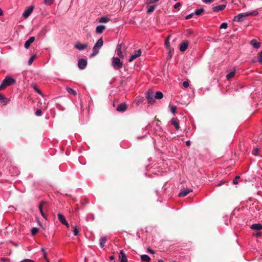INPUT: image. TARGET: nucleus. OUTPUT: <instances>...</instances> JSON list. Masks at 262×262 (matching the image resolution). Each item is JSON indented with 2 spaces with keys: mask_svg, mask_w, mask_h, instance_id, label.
<instances>
[{
  "mask_svg": "<svg viewBox=\"0 0 262 262\" xmlns=\"http://www.w3.org/2000/svg\"><path fill=\"white\" fill-rule=\"evenodd\" d=\"M16 80L15 79L10 76L6 77L0 85V91L3 90L6 87L14 84Z\"/></svg>",
  "mask_w": 262,
  "mask_h": 262,
  "instance_id": "f257e3e1",
  "label": "nucleus"
},
{
  "mask_svg": "<svg viewBox=\"0 0 262 262\" xmlns=\"http://www.w3.org/2000/svg\"><path fill=\"white\" fill-rule=\"evenodd\" d=\"M112 66L115 70L121 69L123 66V62L118 57H113L112 59Z\"/></svg>",
  "mask_w": 262,
  "mask_h": 262,
  "instance_id": "f03ea898",
  "label": "nucleus"
},
{
  "mask_svg": "<svg viewBox=\"0 0 262 262\" xmlns=\"http://www.w3.org/2000/svg\"><path fill=\"white\" fill-rule=\"evenodd\" d=\"M248 16H249V14H248V12L239 13L234 17L233 21L237 22L243 21Z\"/></svg>",
  "mask_w": 262,
  "mask_h": 262,
  "instance_id": "7ed1b4c3",
  "label": "nucleus"
},
{
  "mask_svg": "<svg viewBox=\"0 0 262 262\" xmlns=\"http://www.w3.org/2000/svg\"><path fill=\"white\" fill-rule=\"evenodd\" d=\"M145 97L148 100V103H152L155 102V95L152 91H148L145 94Z\"/></svg>",
  "mask_w": 262,
  "mask_h": 262,
  "instance_id": "20e7f679",
  "label": "nucleus"
},
{
  "mask_svg": "<svg viewBox=\"0 0 262 262\" xmlns=\"http://www.w3.org/2000/svg\"><path fill=\"white\" fill-rule=\"evenodd\" d=\"M34 8V7L33 6H30L28 7L23 13V16L25 18H28L33 12Z\"/></svg>",
  "mask_w": 262,
  "mask_h": 262,
  "instance_id": "39448f33",
  "label": "nucleus"
},
{
  "mask_svg": "<svg viewBox=\"0 0 262 262\" xmlns=\"http://www.w3.org/2000/svg\"><path fill=\"white\" fill-rule=\"evenodd\" d=\"M57 216H58V220L60 221V222L62 224L66 226V227L67 228H69V224L68 222L67 221V220H66L65 217L64 216V215H63L61 213H58L57 214Z\"/></svg>",
  "mask_w": 262,
  "mask_h": 262,
  "instance_id": "423d86ee",
  "label": "nucleus"
},
{
  "mask_svg": "<svg viewBox=\"0 0 262 262\" xmlns=\"http://www.w3.org/2000/svg\"><path fill=\"white\" fill-rule=\"evenodd\" d=\"M87 65L86 59L81 58L79 59L78 62V66L80 69L83 70L85 68Z\"/></svg>",
  "mask_w": 262,
  "mask_h": 262,
  "instance_id": "0eeeda50",
  "label": "nucleus"
},
{
  "mask_svg": "<svg viewBox=\"0 0 262 262\" xmlns=\"http://www.w3.org/2000/svg\"><path fill=\"white\" fill-rule=\"evenodd\" d=\"M192 190L191 189H189L188 188H184L181 190L179 192L178 196L179 197L185 196H186L189 192H192Z\"/></svg>",
  "mask_w": 262,
  "mask_h": 262,
  "instance_id": "6e6552de",
  "label": "nucleus"
},
{
  "mask_svg": "<svg viewBox=\"0 0 262 262\" xmlns=\"http://www.w3.org/2000/svg\"><path fill=\"white\" fill-rule=\"evenodd\" d=\"M141 49H139L137 51L136 53L134 54H132L130 55V58L129 59V61L132 62L137 58L141 56Z\"/></svg>",
  "mask_w": 262,
  "mask_h": 262,
  "instance_id": "1a4fd4ad",
  "label": "nucleus"
},
{
  "mask_svg": "<svg viewBox=\"0 0 262 262\" xmlns=\"http://www.w3.org/2000/svg\"><path fill=\"white\" fill-rule=\"evenodd\" d=\"M119 260L120 262H127V258L126 254L123 250L120 251Z\"/></svg>",
  "mask_w": 262,
  "mask_h": 262,
  "instance_id": "9d476101",
  "label": "nucleus"
},
{
  "mask_svg": "<svg viewBox=\"0 0 262 262\" xmlns=\"http://www.w3.org/2000/svg\"><path fill=\"white\" fill-rule=\"evenodd\" d=\"M171 124H172L176 130H179L180 128L179 122L178 119L177 118H173L171 119L170 121Z\"/></svg>",
  "mask_w": 262,
  "mask_h": 262,
  "instance_id": "9b49d317",
  "label": "nucleus"
},
{
  "mask_svg": "<svg viewBox=\"0 0 262 262\" xmlns=\"http://www.w3.org/2000/svg\"><path fill=\"white\" fill-rule=\"evenodd\" d=\"M226 7V5H221L214 6L212 8V11L214 12H218L220 11L223 10Z\"/></svg>",
  "mask_w": 262,
  "mask_h": 262,
  "instance_id": "f8f14e48",
  "label": "nucleus"
},
{
  "mask_svg": "<svg viewBox=\"0 0 262 262\" xmlns=\"http://www.w3.org/2000/svg\"><path fill=\"white\" fill-rule=\"evenodd\" d=\"M75 47L78 50L82 51L84 50L88 47V45L86 43L82 44L80 42H77L75 44Z\"/></svg>",
  "mask_w": 262,
  "mask_h": 262,
  "instance_id": "ddd939ff",
  "label": "nucleus"
},
{
  "mask_svg": "<svg viewBox=\"0 0 262 262\" xmlns=\"http://www.w3.org/2000/svg\"><path fill=\"white\" fill-rule=\"evenodd\" d=\"M127 108V105L125 103H122L118 105L117 111L120 112H124Z\"/></svg>",
  "mask_w": 262,
  "mask_h": 262,
  "instance_id": "4468645a",
  "label": "nucleus"
},
{
  "mask_svg": "<svg viewBox=\"0 0 262 262\" xmlns=\"http://www.w3.org/2000/svg\"><path fill=\"white\" fill-rule=\"evenodd\" d=\"M250 44L255 49H259L260 47V43L258 42L256 39H253L251 40Z\"/></svg>",
  "mask_w": 262,
  "mask_h": 262,
  "instance_id": "2eb2a0df",
  "label": "nucleus"
},
{
  "mask_svg": "<svg viewBox=\"0 0 262 262\" xmlns=\"http://www.w3.org/2000/svg\"><path fill=\"white\" fill-rule=\"evenodd\" d=\"M117 54L120 58H123V55L122 52V45L121 44H119L117 46L116 49Z\"/></svg>",
  "mask_w": 262,
  "mask_h": 262,
  "instance_id": "dca6fc26",
  "label": "nucleus"
},
{
  "mask_svg": "<svg viewBox=\"0 0 262 262\" xmlns=\"http://www.w3.org/2000/svg\"><path fill=\"white\" fill-rule=\"evenodd\" d=\"M35 38L34 37H30L25 43V48L26 49H28L30 47V45L31 43H32L34 41Z\"/></svg>",
  "mask_w": 262,
  "mask_h": 262,
  "instance_id": "f3484780",
  "label": "nucleus"
},
{
  "mask_svg": "<svg viewBox=\"0 0 262 262\" xmlns=\"http://www.w3.org/2000/svg\"><path fill=\"white\" fill-rule=\"evenodd\" d=\"M188 46V41H184L180 45V50L181 52H184L187 49Z\"/></svg>",
  "mask_w": 262,
  "mask_h": 262,
  "instance_id": "a211bd4d",
  "label": "nucleus"
},
{
  "mask_svg": "<svg viewBox=\"0 0 262 262\" xmlns=\"http://www.w3.org/2000/svg\"><path fill=\"white\" fill-rule=\"evenodd\" d=\"M251 229L254 230H260L262 229V225L261 224H253L251 226Z\"/></svg>",
  "mask_w": 262,
  "mask_h": 262,
  "instance_id": "6ab92c4d",
  "label": "nucleus"
},
{
  "mask_svg": "<svg viewBox=\"0 0 262 262\" xmlns=\"http://www.w3.org/2000/svg\"><path fill=\"white\" fill-rule=\"evenodd\" d=\"M105 29V27L103 25L98 26L96 28V32L97 34H101L103 32Z\"/></svg>",
  "mask_w": 262,
  "mask_h": 262,
  "instance_id": "aec40b11",
  "label": "nucleus"
},
{
  "mask_svg": "<svg viewBox=\"0 0 262 262\" xmlns=\"http://www.w3.org/2000/svg\"><path fill=\"white\" fill-rule=\"evenodd\" d=\"M106 241V237L105 236H102L99 239V244L101 248H103Z\"/></svg>",
  "mask_w": 262,
  "mask_h": 262,
  "instance_id": "412c9836",
  "label": "nucleus"
},
{
  "mask_svg": "<svg viewBox=\"0 0 262 262\" xmlns=\"http://www.w3.org/2000/svg\"><path fill=\"white\" fill-rule=\"evenodd\" d=\"M103 39L102 37H101L97 40V41L96 42L94 46H95L98 48L100 49L103 46Z\"/></svg>",
  "mask_w": 262,
  "mask_h": 262,
  "instance_id": "4be33fe9",
  "label": "nucleus"
},
{
  "mask_svg": "<svg viewBox=\"0 0 262 262\" xmlns=\"http://www.w3.org/2000/svg\"><path fill=\"white\" fill-rule=\"evenodd\" d=\"M43 203H43V202H42H42H41L39 203V206H38V207H39V211H40V213H41V216H42L43 218L46 219V215H45V213H43V210H42V205H43Z\"/></svg>",
  "mask_w": 262,
  "mask_h": 262,
  "instance_id": "5701e85b",
  "label": "nucleus"
},
{
  "mask_svg": "<svg viewBox=\"0 0 262 262\" xmlns=\"http://www.w3.org/2000/svg\"><path fill=\"white\" fill-rule=\"evenodd\" d=\"M141 259L142 261L148 262L150 260V258L148 255L143 254L141 256Z\"/></svg>",
  "mask_w": 262,
  "mask_h": 262,
  "instance_id": "b1692460",
  "label": "nucleus"
},
{
  "mask_svg": "<svg viewBox=\"0 0 262 262\" xmlns=\"http://www.w3.org/2000/svg\"><path fill=\"white\" fill-rule=\"evenodd\" d=\"M163 97V94L162 92L158 91L157 92L155 95V99H160Z\"/></svg>",
  "mask_w": 262,
  "mask_h": 262,
  "instance_id": "393cba45",
  "label": "nucleus"
},
{
  "mask_svg": "<svg viewBox=\"0 0 262 262\" xmlns=\"http://www.w3.org/2000/svg\"><path fill=\"white\" fill-rule=\"evenodd\" d=\"M157 7V6L156 5H152V6H150L148 8H147V14H150L151 13V12H152L155 10V9Z\"/></svg>",
  "mask_w": 262,
  "mask_h": 262,
  "instance_id": "a878e982",
  "label": "nucleus"
},
{
  "mask_svg": "<svg viewBox=\"0 0 262 262\" xmlns=\"http://www.w3.org/2000/svg\"><path fill=\"white\" fill-rule=\"evenodd\" d=\"M100 49L96 47L95 46L93 48V53L91 54V56H94L97 55L99 52V50Z\"/></svg>",
  "mask_w": 262,
  "mask_h": 262,
  "instance_id": "bb28decb",
  "label": "nucleus"
},
{
  "mask_svg": "<svg viewBox=\"0 0 262 262\" xmlns=\"http://www.w3.org/2000/svg\"><path fill=\"white\" fill-rule=\"evenodd\" d=\"M109 20H110V19L108 17H107L106 16H103V17H100L99 21V23H106Z\"/></svg>",
  "mask_w": 262,
  "mask_h": 262,
  "instance_id": "cd10ccee",
  "label": "nucleus"
},
{
  "mask_svg": "<svg viewBox=\"0 0 262 262\" xmlns=\"http://www.w3.org/2000/svg\"><path fill=\"white\" fill-rule=\"evenodd\" d=\"M204 11V9L203 8H200L196 9L194 12L195 15H201Z\"/></svg>",
  "mask_w": 262,
  "mask_h": 262,
  "instance_id": "c85d7f7f",
  "label": "nucleus"
},
{
  "mask_svg": "<svg viewBox=\"0 0 262 262\" xmlns=\"http://www.w3.org/2000/svg\"><path fill=\"white\" fill-rule=\"evenodd\" d=\"M66 89L69 93L72 94L74 96L77 94L76 92L71 88L66 87Z\"/></svg>",
  "mask_w": 262,
  "mask_h": 262,
  "instance_id": "c756f323",
  "label": "nucleus"
},
{
  "mask_svg": "<svg viewBox=\"0 0 262 262\" xmlns=\"http://www.w3.org/2000/svg\"><path fill=\"white\" fill-rule=\"evenodd\" d=\"M235 74V71H231L226 75V78L229 79L234 76Z\"/></svg>",
  "mask_w": 262,
  "mask_h": 262,
  "instance_id": "7c9ffc66",
  "label": "nucleus"
},
{
  "mask_svg": "<svg viewBox=\"0 0 262 262\" xmlns=\"http://www.w3.org/2000/svg\"><path fill=\"white\" fill-rule=\"evenodd\" d=\"M38 231V229L37 227H33L31 230V233L32 235H34Z\"/></svg>",
  "mask_w": 262,
  "mask_h": 262,
  "instance_id": "2f4dec72",
  "label": "nucleus"
},
{
  "mask_svg": "<svg viewBox=\"0 0 262 262\" xmlns=\"http://www.w3.org/2000/svg\"><path fill=\"white\" fill-rule=\"evenodd\" d=\"M54 1V0H44V4L46 5L50 6L53 3Z\"/></svg>",
  "mask_w": 262,
  "mask_h": 262,
  "instance_id": "473e14b6",
  "label": "nucleus"
},
{
  "mask_svg": "<svg viewBox=\"0 0 262 262\" xmlns=\"http://www.w3.org/2000/svg\"><path fill=\"white\" fill-rule=\"evenodd\" d=\"M176 110H177V106H175V105L170 106V112L172 114H175Z\"/></svg>",
  "mask_w": 262,
  "mask_h": 262,
  "instance_id": "72a5a7b5",
  "label": "nucleus"
},
{
  "mask_svg": "<svg viewBox=\"0 0 262 262\" xmlns=\"http://www.w3.org/2000/svg\"><path fill=\"white\" fill-rule=\"evenodd\" d=\"M35 58V55H33V56H31V57L29 58V59L28 60V64L29 65H30V66L31 65V64L32 63Z\"/></svg>",
  "mask_w": 262,
  "mask_h": 262,
  "instance_id": "f704fd0d",
  "label": "nucleus"
},
{
  "mask_svg": "<svg viewBox=\"0 0 262 262\" xmlns=\"http://www.w3.org/2000/svg\"><path fill=\"white\" fill-rule=\"evenodd\" d=\"M258 61L260 63H262V51L258 54Z\"/></svg>",
  "mask_w": 262,
  "mask_h": 262,
  "instance_id": "c9c22d12",
  "label": "nucleus"
},
{
  "mask_svg": "<svg viewBox=\"0 0 262 262\" xmlns=\"http://www.w3.org/2000/svg\"><path fill=\"white\" fill-rule=\"evenodd\" d=\"M41 250L43 253L44 258L46 260L47 262H50L47 258V256L45 249L41 248Z\"/></svg>",
  "mask_w": 262,
  "mask_h": 262,
  "instance_id": "e433bc0d",
  "label": "nucleus"
},
{
  "mask_svg": "<svg viewBox=\"0 0 262 262\" xmlns=\"http://www.w3.org/2000/svg\"><path fill=\"white\" fill-rule=\"evenodd\" d=\"M227 27H228V24L227 23H223L221 26H220V28L221 29H226L227 28Z\"/></svg>",
  "mask_w": 262,
  "mask_h": 262,
  "instance_id": "4c0bfd02",
  "label": "nucleus"
},
{
  "mask_svg": "<svg viewBox=\"0 0 262 262\" xmlns=\"http://www.w3.org/2000/svg\"><path fill=\"white\" fill-rule=\"evenodd\" d=\"M78 232H79V230L77 228V227L76 226L74 227V230H73V234H74V235H75V236L77 235L78 234Z\"/></svg>",
  "mask_w": 262,
  "mask_h": 262,
  "instance_id": "58836bf2",
  "label": "nucleus"
},
{
  "mask_svg": "<svg viewBox=\"0 0 262 262\" xmlns=\"http://www.w3.org/2000/svg\"><path fill=\"white\" fill-rule=\"evenodd\" d=\"M248 14H249L250 15H254L256 16L258 14V12L257 11H254L251 12H248Z\"/></svg>",
  "mask_w": 262,
  "mask_h": 262,
  "instance_id": "ea45409f",
  "label": "nucleus"
},
{
  "mask_svg": "<svg viewBox=\"0 0 262 262\" xmlns=\"http://www.w3.org/2000/svg\"><path fill=\"white\" fill-rule=\"evenodd\" d=\"M0 100L3 101V102H6V98L4 95L1 94V93H0Z\"/></svg>",
  "mask_w": 262,
  "mask_h": 262,
  "instance_id": "a19ab883",
  "label": "nucleus"
},
{
  "mask_svg": "<svg viewBox=\"0 0 262 262\" xmlns=\"http://www.w3.org/2000/svg\"><path fill=\"white\" fill-rule=\"evenodd\" d=\"M42 114L41 110L40 109L37 110L35 112V115L37 116H40Z\"/></svg>",
  "mask_w": 262,
  "mask_h": 262,
  "instance_id": "79ce46f5",
  "label": "nucleus"
},
{
  "mask_svg": "<svg viewBox=\"0 0 262 262\" xmlns=\"http://www.w3.org/2000/svg\"><path fill=\"white\" fill-rule=\"evenodd\" d=\"M183 86L185 88H187L189 86V83L188 81H184L183 82Z\"/></svg>",
  "mask_w": 262,
  "mask_h": 262,
  "instance_id": "37998d69",
  "label": "nucleus"
},
{
  "mask_svg": "<svg viewBox=\"0 0 262 262\" xmlns=\"http://www.w3.org/2000/svg\"><path fill=\"white\" fill-rule=\"evenodd\" d=\"M258 152V148H254L252 150V154H253V155H254L255 156H257V155Z\"/></svg>",
  "mask_w": 262,
  "mask_h": 262,
  "instance_id": "c03bdc74",
  "label": "nucleus"
},
{
  "mask_svg": "<svg viewBox=\"0 0 262 262\" xmlns=\"http://www.w3.org/2000/svg\"><path fill=\"white\" fill-rule=\"evenodd\" d=\"M194 12H193V13H191V14H189V15H187L186 16L185 18H186V19H190V18H191V17L193 16V15H194Z\"/></svg>",
  "mask_w": 262,
  "mask_h": 262,
  "instance_id": "a18cd8bd",
  "label": "nucleus"
},
{
  "mask_svg": "<svg viewBox=\"0 0 262 262\" xmlns=\"http://www.w3.org/2000/svg\"><path fill=\"white\" fill-rule=\"evenodd\" d=\"M34 88V90L35 91V92H36L38 94L41 95V91L35 86H34L33 87Z\"/></svg>",
  "mask_w": 262,
  "mask_h": 262,
  "instance_id": "49530a36",
  "label": "nucleus"
},
{
  "mask_svg": "<svg viewBox=\"0 0 262 262\" xmlns=\"http://www.w3.org/2000/svg\"><path fill=\"white\" fill-rule=\"evenodd\" d=\"M181 6V3H178L174 5V9H178Z\"/></svg>",
  "mask_w": 262,
  "mask_h": 262,
  "instance_id": "de8ad7c7",
  "label": "nucleus"
},
{
  "mask_svg": "<svg viewBox=\"0 0 262 262\" xmlns=\"http://www.w3.org/2000/svg\"><path fill=\"white\" fill-rule=\"evenodd\" d=\"M202 1L205 4H208L212 2L213 0H202Z\"/></svg>",
  "mask_w": 262,
  "mask_h": 262,
  "instance_id": "09e8293b",
  "label": "nucleus"
},
{
  "mask_svg": "<svg viewBox=\"0 0 262 262\" xmlns=\"http://www.w3.org/2000/svg\"><path fill=\"white\" fill-rule=\"evenodd\" d=\"M147 251L151 254H155L154 251L150 248H147Z\"/></svg>",
  "mask_w": 262,
  "mask_h": 262,
  "instance_id": "8fccbe9b",
  "label": "nucleus"
},
{
  "mask_svg": "<svg viewBox=\"0 0 262 262\" xmlns=\"http://www.w3.org/2000/svg\"><path fill=\"white\" fill-rule=\"evenodd\" d=\"M21 262H33V260L30 259H24Z\"/></svg>",
  "mask_w": 262,
  "mask_h": 262,
  "instance_id": "3c124183",
  "label": "nucleus"
},
{
  "mask_svg": "<svg viewBox=\"0 0 262 262\" xmlns=\"http://www.w3.org/2000/svg\"><path fill=\"white\" fill-rule=\"evenodd\" d=\"M165 43L167 47H169V41H168V39H166V40L165 41Z\"/></svg>",
  "mask_w": 262,
  "mask_h": 262,
  "instance_id": "603ef678",
  "label": "nucleus"
},
{
  "mask_svg": "<svg viewBox=\"0 0 262 262\" xmlns=\"http://www.w3.org/2000/svg\"><path fill=\"white\" fill-rule=\"evenodd\" d=\"M186 144L187 146H189L191 144V142L189 140H188L186 142Z\"/></svg>",
  "mask_w": 262,
  "mask_h": 262,
  "instance_id": "864d4df0",
  "label": "nucleus"
},
{
  "mask_svg": "<svg viewBox=\"0 0 262 262\" xmlns=\"http://www.w3.org/2000/svg\"><path fill=\"white\" fill-rule=\"evenodd\" d=\"M233 183L234 184H237L238 183L237 180L236 179H235L233 180Z\"/></svg>",
  "mask_w": 262,
  "mask_h": 262,
  "instance_id": "5fc2aeb1",
  "label": "nucleus"
},
{
  "mask_svg": "<svg viewBox=\"0 0 262 262\" xmlns=\"http://www.w3.org/2000/svg\"><path fill=\"white\" fill-rule=\"evenodd\" d=\"M114 259H115V257H114V256L111 255V256H110V260H114Z\"/></svg>",
  "mask_w": 262,
  "mask_h": 262,
  "instance_id": "6e6d98bb",
  "label": "nucleus"
},
{
  "mask_svg": "<svg viewBox=\"0 0 262 262\" xmlns=\"http://www.w3.org/2000/svg\"><path fill=\"white\" fill-rule=\"evenodd\" d=\"M3 15V11L0 8V16H2Z\"/></svg>",
  "mask_w": 262,
  "mask_h": 262,
  "instance_id": "4d7b16f0",
  "label": "nucleus"
},
{
  "mask_svg": "<svg viewBox=\"0 0 262 262\" xmlns=\"http://www.w3.org/2000/svg\"><path fill=\"white\" fill-rule=\"evenodd\" d=\"M158 262H164V261H163V260H162V259H159V260H158Z\"/></svg>",
  "mask_w": 262,
  "mask_h": 262,
  "instance_id": "13d9d810",
  "label": "nucleus"
},
{
  "mask_svg": "<svg viewBox=\"0 0 262 262\" xmlns=\"http://www.w3.org/2000/svg\"><path fill=\"white\" fill-rule=\"evenodd\" d=\"M239 178H240L239 176H236L235 179H236L237 180L238 179H239Z\"/></svg>",
  "mask_w": 262,
  "mask_h": 262,
  "instance_id": "bf43d9fd",
  "label": "nucleus"
},
{
  "mask_svg": "<svg viewBox=\"0 0 262 262\" xmlns=\"http://www.w3.org/2000/svg\"><path fill=\"white\" fill-rule=\"evenodd\" d=\"M141 137H137V139H141Z\"/></svg>",
  "mask_w": 262,
  "mask_h": 262,
  "instance_id": "052dcab7",
  "label": "nucleus"
}]
</instances>
